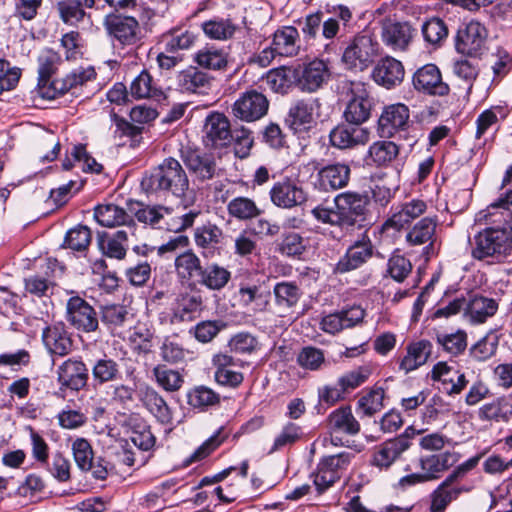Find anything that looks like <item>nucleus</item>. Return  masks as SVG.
Listing matches in <instances>:
<instances>
[{"label":"nucleus","instance_id":"14","mask_svg":"<svg viewBox=\"0 0 512 512\" xmlns=\"http://www.w3.org/2000/svg\"><path fill=\"white\" fill-rule=\"evenodd\" d=\"M181 158L190 174L198 181L212 179L217 173V165L212 154L199 149H181Z\"/></svg>","mask_w":512,"mask_h":512},{"label":"nucleus","instance_id":"15","mask_svg":"<svg viewBox=\"0 0 512 512\" xmlns=\"http://www.w3.org/2000/svg\"><path fill=\"white\" fill-rule=\"evenodd\" d=\"M351 169L345 163L328 164L315 175L313 186L319 191H336L345 188L350 180Z\"/></svg>","mask_w":512,"mask_h":512},{"label":"nucleus","instance_id":"24","mask_svg":"<svg viewBox=\"0 0 512 512\" xmlns=\"http://www.w3.org/2000/svg\"><path fill=\"white\" fill-rule=\"evenodd\" d=\"M136 395L142 405L162 424L172 420L171 410L165 399L150 385L142 383L137 386Z\"/></svg>","mask_w":512,"mask_h":512},{"label":"nucleus","instance_id":"57","mask_svg":"<svg viewBox=\"0 0 512 512\" xmlns=\"http://www.w3.org/2000/svg\"><path fill=\"white\" fill-rule=\"evenodd\" d=\"M384 395L385 392L381 387L371 389L358 400L357 412L364 416H373L383 408Z\"/></svg>","mask_w":512,"mask_h":512},{"label":"nucleus","instance_id":"42","mask_svg":"<svg viewBox=\"0 0 512 512\" xmlns=\"http://www.w3.org/2000/svg\"><path fill=\"white\" fill-rule=\"evenodd\" d=\"M231 278V273L218 264L204 266L197 285L204 286L210 290H221Z\"/></svg>","mask_w":512,"mask_h":512},{"label":"nucleus","instance_id":"37","mask_svg":"<svg viewBox=\"0 0 512 512\" xmlns=\"http://www.w3.org/2000/svg\"><path fill=\"white\" fill-rule=\"evenodd\" d=\"M91 372L95 386H102L106 383L117 381L121 377L119 363L107 355L93 362Z\"/></svg>","mask_w":512,"mask_h":512},{"label":"nucleus","instance_id":"26","mask_svg":"<svg viewBox=\"0 0 512 512\" xmlns=\"http://www.w3.org/2000/svg\"><path fill=\"white\" fill-rule=\"evenodd\" d=\"M222 240V230L211 222L198 226L194 231V241L197 247L202 249L204 257L213 256L216 252L219 253Z\"/></svg>","mask_w":512,"mask_h":512},{"label":"nucleus","instance_id":"3","mask_svg":"<svg viewBox=\"0 0 512 512\" xmlns=\"http://www.w3.org/2000/svg\"><path fill=\"white\" fill-rule=\"evenodd\" d=\"M512 250L506 227H489L474 237L472 256L478 260L493 258L501 261Z\"/></svg>","mask_w":512,"mask_h":512},{"label":"nucleus","instance_id":"41","mask_svg":"<svg viewBox=\"0 0 512 512\" xmlns=\"http://www.w3.org/2000/svg\"><path fill=\"white\" fill-rule=\"evenodd\" d=\"M128 424L132 429L131 442L141 451L151 450L156 443V437L151 432L150 426L138 416H131Z\"/></svg>","mask_w":512,"mask_h":512},{"label":"nucleus","instance_id":"56","mask_svg":"<svg viewBox=\"0 0 512 512\" xmlns=\"http://www.w3.org/2000/svg\"><path fill=\"white\" fill-rule=\"evenodd\" d=\"M422 34L427 43L440 46L448 36V28L442 19L432 17L423 23Z\"/></svg>","mask_w":512,"mask_h":512},{"label":"nucleus","instance_id":"63","mask_svg":"<svg viewBox=\"0 0 512 512\" xmlns=\"http://www.w3.org/2000/svg\"><path fill=\"white\" fill-rule=\"evenodd\" d=\"M230 351L238 354H251L258 346L257 338L249 332H239L228 342Z\"/></svg>","mask_w":512,"mask_h":512},{"label":"nucleus","instance_id":"54","mask_svg":"<svg viewBox=\"0 0 512 512\" xmlns=\"http://www.w3.org/2000/svg\"><path fill=\"white\" fill-rule=\"evenodd\" d=\"M188 404L200 410L219 404L220 396L211 388L206 386H196L187 393Z\"/></svg>","mask_w":512,"mask_h":512},{"label":"nucleus","instance_id":"9","mask_svg":"<svg viewBox=\"0 0 512 512\" xmlns=\"http://www.w3.org/2000/svg\"><path fill=\"white\" fill-rule=\"evenodd\" d=\"M322 102L319 98H307L294 101L285 118L287 126L295 132L309 129L314 118L322 117Z\"/></svg>","mask_w":512,"mask_h":512},{"label":"nucleus","instance_id":"30","mask_svg":"<svg viewBox=\"0 0 512 512\" xmlns=\"http://www.w3.org/2000/svg\"><path fill=\"white\" fill-rule=\"evenodd\" d=\"M263 81L276 93L286 94L291 87L297 86L295 66H277L269 70Z\"/></svg>","mask_w":512,"mask_h":512},{"label":"nucleus","instance_id":"16","mask_svg":"<svg viewBox=\"0 0 512 512\" xmlns=\"http://www.w3.org/2000/svg\"><path fill=\"white\" fill-rule=\"evenodd\" d=\"M373 255V245L367 236H363L361 240L355 241L346 250V253L340 257L334 267V272L344 274L360 268Z\"/></svg>","mask_w":512,"mask_h":512},{"label":"nucleus","instance_id":"29","mask_svg":"<svg viewBox=\"0 0 512 512\" xmlns=\"http://www.w3.org/2000/svg\"><path fill=\"white\" fill-rule=\"evenodd\" d=\"M174 265L179 279L189 282L191 285H197L204 266L192 250H186L179 254L175 258Z\"/></svg>","mask_w":512,"mask_h":512},{"label":"nucleus","instance_id":"33","mask_svg":"<svg viewBox=\"0 0 512 512\" xmlns=\"http://www.w3.org/2000/svg\"><path fill=\"white\" fill-rule=\"evenodd\" d=\"M426 209L427 205L423 200L413 199L410 202L402 204L386 221L385 225L397 230L402 229L414 219L421 216Z\"/></svg>","mask_w":512,"mask_h":512},{"label":"nucleus","instance_id":"13","mask_svg":"<svg viewBox=\"0 0 512 512\" xmlns=\"http://www.w3.org/2000/svg\"><path fill=\"white\" fill-rule=\"evenodd\" d=\"M88 379L89 370L81 359L69 358L57 368V381L60 391L78 392L87 386Z\"/></svg>","mask_w":512,"mask_h":512},{"label":"nucleus","instance_id":"44","mask_svg":"<svg viewBox=\"0 0 512 512\" xmlns=\"http://www.w3.org/2000/svg\"><path fill=\"white\" fill-rule=\"evenodd\" d=\"M201 28L206 37L221 41L231 39L237 29L230 19L219 17L204 21Z\"/></svg>","mask_w":512,"mask_h":512},{"label":"nucleus","instance_id":"21","mask_svg":"<svg viewBox=\"0 0 512 512\" xmlns=\"http://www.w3.org/2000/svg\"><path fill=\"white\" fill-rule=\"evenodd\" d=\"M377 57L378 44L369 35L355 37L343 53L346 64H371L378 61Z\"/></svg>","mask_w":512,"mask_h":512},{"label":"nucleus","instance_id":"10","mask_svg":"<svg viewBox=\"0 0 512 512\" xmlns=\"http://www.w3.org/2000/svg\"><path fill=\"white\" fill-rule=\"evenodd\" d=\"M350 92L351 97L343 116L347 123L360 126L370 118L374 101L365 86L360 83L352 84Z\"/></svg>","mask_w":512,"mask_h":512},{"label":"nucleus","instance_id":"38","mask_svg":"<svg viewBox=\"0 0 512 512\" xmlns=\"http://www.w3.org/2000/svg\"><path fill=\"white\" fill-rule=\"evenodd\" d=\"M432 353V343L420 340L408 345L407 354L400 363V369L409 373L425 364Z\"/></svg>","mask_w":512,"mask_h":512},{"label":"nucleus","instance_id":"6","mask_svg":"<svg viewBox=\"0 0 512 512\" xmlns=\"http://www.w3.org/2000/svg\"><path fill=\"white\" fill-rule=\"evenodd\" d=\"M66 321L77 331L95 332L99 327L98 313L84 298L75 295L66 303Z\"/></svg>","mask_w":512,"mask_h":512},{"label":"nucleus","instance_id":"25","mask_svg":"<svg viewBox=\"0 0 512 512\" xmlns=\"http://www.w3.org/2000/svg\"><path fill=\"white\" fill-rule=\"evenodd\" d=\"M128 206V202L126 203ZM94 218L104 227L127 226L132 229L135 225L134 219L131 218L128 207L123 209L115 204H102L94 209Z\"/></svg>","mask_w":512,"mask_h":512},{"label":"nucleus","instance_id":"4","mask_svg":"<svg viewBox=\"0 0 512 512\" xmlns=\"http://www.w3.org/2000/svg\"><path fill=\"white\" fill-rule=\"evenodd\" d=\"M422 433L413 426L407 427L404 432L395 438L386 440L375 448L371 464L379 469H388L412 445V440Z\"/></svg>","mask_w":512,"mask_h":512},{"label":"nucleus","instance_id":"7","mask_svg":"<svg viewBox=\"0 0 512 512\" xmlns=\"http://www.w3.org/2000/svg\"><path fill=\"white\" fill-rule=\"evenodd\" d=\"M486 38V28L477 21H470L457 32L456 51L466 57L479 58L485 50Z\"/></svg>","mask_w":512,"mask_h":512},{"label":"nucleus","instance_id":"5","mask_svg":"<svg viewBox=\"0 0 512 512\" xmlns=\"http://www.w3.org/2000/svg\"><path fill=\"white\" fill-rule=\"evenodd\" d=\"M333 204L337 207L342 229H348L365 220L369 197L365 194L347 191L337 194L333 198Z\"/></svg>","mask_w":512,"mask_h":512},{"label":"nucleus","instance_id":"60","mask_svg":"<svg viewBox=\"0 0 512 512\" xmlns=\"http://www.w3.org/2000/svg\"><path fill=\"white\" fill-rule=\"evenodd\" d=\"M412 271L409 259L401 254H392L388 259L387 272L396 282H403Z\"/></svg>","mask_w":512,"mask_h":512},{"label":"nucleus","instance_id":"50","mask_svg":"<svg viewBox=\"0 0 512 512\" xmlns=\"http://www.w3.org/2000/svg\"><path fill=\"white\" fill-rule=\"evenodd\" d=\"M152 372L156 383L167 392L178 391L184 383L183 375L179 371L165 365L155 366Z\"/></svg>","mask_w":512,"mask_h":512},{"label":"nucleus","instance_id":"39","mask_svg":"<svg viewBox=\"0 0 512 512\" xmlns=\"http://www.w3.org/2000/svg\"><path fill=\"white\" fill-rule=\"evenodd\" d=\"M275 305L282 311L293 309L301 299L303 292L293 281H281L273 288Z\"/></svg>","mask_w":512,"mask_h":512},{"label":"nucleus","instance_id":"51","mask_svg":"<svg viewBox=\"0 0 512 512\" xmlns=\"http://www.w3.org/2000/svg\"><path fill=\"white\" fill-rule=\"evenodd\" d=\"M239 294L244 305L254 304V310L258 312L265 311L269 305L271 292L261 286H247L239 289Z\"/></svg>","mask_w":512,"mask_h":512},{"label":"nucleus","instance_id":"28","mask_svg":"<svg viewBox=\"0 0 512 512\" xmlns=\"http://www.w3.org/2000/svg\"><path fill=\"white\" fill-rule=\"evenodd\" d=\"M128 209L131 218L135 217L139 222L154 228H161V222L165 215H170L171 209L165 206H149L135 200L128 201Z\"/></svg>","mask_w":512,"mask_h":512},{"label":"nucleus","instance_id":"2","mask_svg":"<svg viewBox=\"0 0 512 512\" xmlns=\"http://www.w3.org/2000/svg\"><path fill=\"white\" fill-rule=\"evenodd\" d=\"M53 66H40L38 71L37 89L39 95L48 100L65 94L77 85H82L95 76L93 66L85 70H74L63 78H53Z\"/></svg>","mask_w":512,"mask_h":512},{"label":"nucleus","instance_id":"18","mask_svg":"<svg viewBox=\"0 0 512 512\" xmlns=\"http://www.w3.org/2000/svg\"><path fill=\"white\" fill-rule=\"evenodd\" d=\"M42 341L51 356L64 357L72 351L73 341L63 322H56L43 329Z\"/></svg>","mask_w":512,"mask_h":512},{"label":"nucleus","instance_id":"40","mask_svg":"<svg viewBox=\"0 0 512 512\" xmlns=\"http://www.w3.org/2000/svg\"><path fill=\"white\" fill-rule=\"evenodd\" d=\"M329 427L334 432L347 435H356L360 431V424L354 417L350 406H343L334 410L328 417Z\"/></svg>","mask_w":512,"mask_h":512},{"label":"nucleus","instance_id":"11","mask_svg":"<svg viewBox=\"0 0 512 512\" xmlns=\"http://www.w3.org/2000/svg\"><path fill=\"white\" fill-rule=\"evenodd\" d=\"M269 109L266 96L256 90L244 92L233 104V115L246 122L256 121L264 117Z\"/></svg>","mask_w":512,"mask_h":512},{"label":"nucleus","instance_id":"43","mask_svg":"<svg viewBox=\"0 0 512 512\" xmlns=\"http://www.w3.org/2000/svg\"><path fill=\"white\" fill-rule=\"evenodd\" d=\"M227 211L231 217L239 221L252 220L262 213V210L253 199L243 196H238L230 200L227 204Z\"/></svg>","mask_w":512,"mask_h":512},{"label":"nucleus","instance_id":"64","mask_svg":"<svg viewBox=\"0 0 512 512\" xmlns=\"http://www.w3.org/2000/svg\"><path fill=\"white\" fill-rule=\"evenodd\" d=\"M187 351L176 341L166 337L160 346V356L164 362L179 364L185 361Z\"/></svg>","mask_w":512,"mask_h":512},{"label":"nucleus","instance_id":"62","mask_svg":"<svg viewBox=\"0 0 512 512\" xmlns=\"http://www.w3.org/2000/svg\"><path fill=\"white\" fill-rule=\"evenodd\" d=\"M328 201L325 200L324 202L316 205L314 208L311 209V215L312 217L322 223V224H328L330 226L338 227L341 230L342 225L339 218L337 207L333 204V206L327 205Z\"/></svg>","mask_w":512,"mask_h":512},{"label":"nucleus","instance_id":"17","mask_svg":"<svg viewBox=\"0 0 512 512\" xmlns=\"http://www.w3.org/2000/svg\"><path fill=\"white\" fill-rule=\"evenodd\" d=\"M409 117V109L402 103L386 106L378 119L379 135L383 138L393 137L398 131L407 127Z\"/></svg>","mask_w":512,"mask_h":512},{"label":"nucleus","instance_id":"23","mask_svg":"<svg viewBox=\"0 0 512 512\" xmlns=\"http://www.w3.org/2000/svg\"><path fill=\"white\" fill-rule=\"evenodd\" d=\"M204 143L212 148H223L231 144L230 122L223 114L214 113L206 118Z\"/></svg>","mask_w":512,"mask_h":512},{"label":"nucleus","instance_id":"27","mask_svg":"<svg viewBox=\"0 0 512 512\" xmlns=\"http://www.w3.org/2000/svg\"><path fill=\"white\" fill-rule=\"evenodd\" d=\"M413 38V29L408 23L385 20L382 23V39L395 50H405Z\"/></svg>","mask_w":512,"mask_h":512},{"label":"nucleus","instance_id":"35","mask_svg":"<svg viewBox=\"0 0 512 512\" xmlns=\"http://www.w3.org/2000/svg\"><path fill=\"white\" fill-rule=\"evenodd\" d=\"M498 309L496 300L481 295H474L465 305V314L473 323H483L492 317Z\"/></svg>","mask_w":512,"mask_h":512},{"label":"nucleus","instance_id":"53","mask_svg":"<svg viewBox=\"0 0 512 512\" xmlns=\"http://www.w3.org/2000/svg\"><path fill=\"white\" fill-rule=\"evenodd\" d=\"M91 239L90 228L85 225H78L67 231L63 247L82 253L88 249Z\"/></svg>","mask_w":512,"mask_h":512},{"label":"nucleus","instance_id":"36","mask_svg":"<svg viewBox=\"0 0 512 512\" xmlns=\"http://www.w3.org/2000/svg\"><path fill=\"white\" fill-rule=\"evenodd\" d=\"M107 26L110 34L123 44L133 43L139 30L138 21L129 16H114L107 21Z\"/></svg>","mask_w":512,"mask_h":512},{"label":"nucleus","instance_id":"31","mask_svg":"<svg viewBox=\"0 0 512 512\" xmlns=\"http://www.w3.org/2000/svg\"><path fill=\"white\" fill-rule=\"evenodd\" d=\"M457 458L453 453L444 452L420 458L421 473L426 481L440 478L441 474L454 465Z\"/></svg>","mask_w":512,"mask_h":512},{"label":"nucleus","instance_id":"58","mask_svg":"<svg viewBox=\"0 0 512 512\" xmlns=\"http://www.w3.org/2000/svg\"><path fill=\"white\" fill-rule=\"evenodd\" d=\"M72 453L77 467L87 472L93 467L94 453L91 444L85 438H77L72 443Z\"/></svg>","mask_w":512,"mask_h":512},{"label":"nucleus","instance_id":"32","mask_svg":"<svg viewBox=\"0 0 512 512\" xmlns=\"http://www.w3.org/2000/svg\"><path fill=\"white\" fill-rule=\"evenodd\" d=\"M436 226L437 223L434 218H422L407 233V242L411 245H423L428 243L424 248V253L429 256L430 253H433V237L435 235Z\"/></svg>","mask_w":512,"mask_h":512},{"label":"nucleus","instance_id":"34","mask_svg":"<svg viewBox=\"0 0 512 512\" xmlns=\"http://www.w3.org/2000/svg\"><path fill=\"white\" fill-rule=\"evenodd\" d=\"M328 66H295L297 86L302 91H316L328 78Z\"/></svg>","mask_w":512,"mask_h":512},{"label":"nucleus","instance_id":"59","mask_svg":"<svg viewBox=\"0 0 512 512\" xmlns=\"http://www.w3.org/2000/svg\"><path fill=\"white\" fill-rule=\"evenodd\" d=\"M83 5L80 0H63L58 2L57 10L63 22L75 25L85 16Z\"/></svg>","mask_w":512,"mask_h":512},{"label":"nucleus","instance_id":"61","mask_svg":"<svg viewBox=\"0 0 512 512\" xmlns=\"http://www.w3.org/2000/svg\"><path fill=\"white\" fill-rule=\"evenodd\" d=\"M227 324L223 320H206L194 327V337L201 343L211 342Z\"/></svg>","mask_w":512,"mask_h":512},{"label":"nucleus","instance_id":"55","mask_svg":"<svg viewBox=\"0 0 512 512\" xmlns=\"http://www.w3.org/2000/svg\"><path fill=\"white\" fill-rule=\"evenodd\" d=\"M303 436L302 428L293 422L286 423L280 433L275 437L273 445L268 451V454H273L277 451L289 447L298 442Z\"/></svg>","mask_w":512,"mask_h":512},{"label":"nucleus","instance_id":"8","mask_svg":"<svg viewBox=\"0 0 512 512\" xmlns=\"http://www.w3.org/2000/svg\"><path fill=\"white\" fill-rule=\"evenodd\" d=\"M352 457L353 454L349 452H341L320 460L314 476V485L319 493H323L340 479L341 471L347 468Z\"/></svg>","mask_w":512,"mask_h":512},{"label":"nucleus","instance_id":"45","mask_svg":"<svg viewBox=\"0 0 512 512\" xmlns=\"http://www.w3.org/2000/svg\"><path fill=\"white\" fill-rule=\"evenodd\" d=\"M399 155V147L392 141H376L368 149V158L377 167L389 165Z\"/></svg>","mask_w":512,"mask_h":512},{"label":"nucleus","instance_id":"46","mask_svg":"<svg viewBox=\"0 0 512 512\" xmlns=\"http://www.w3.org/2000/svg\"><path fill=\"white\" fill-rule=\"evenodd\" d=\"M130 316L127 308L119 304L106 305L101 309V321L114 335L119 334L118 329L125 326Z\"/></svg>","mask_w":512,"mask_h":512},{"label":"nucleus","instance_id":"52","mask_svg":"<svg viewBox=\"0 0 512 512\" xmlns=\"http://www.w3.org/2000/svg\"><path fill=\"white\" fill-rule=\"evenodd\" d=\"M203 300L198 294L182 293L176 299L174 316L180 321L191 319L192 314L202 310Z\"/></svg>","mask_w":512,"mask_h":512},{"label":"nucleus","instance_id":"12","mask_svg":"<svg viewBox=\"0 0 512 512\" xmlns=\"http://www.w3.org/2000/svg\"><path fill=\"white\" fill-rule=\"evenodd\" d=\"M271 202L283 209H292L307 201V193L297 180L284 178L274 183L270 190Z\"/></svg>","mask_w":512,"mask_h":512},{"label":"nucleus","instance_id":"19","mask_svg":"<svg viewBox=\"0 0 512 512\" xmlns=\"http://www.w3.org/2000/svg\"><path fill=\"white\" fill-rule=\"evenodd\" d=\"M370 133L366 128L354 124H339L329 133L330 144L340 150L352 149L364 145Z\"/></svg>","mask_w":512,"mask_h":512},{"label":"nucleus","instance_id":"1","mask_svg":"<svg viewBox=\"0 0 512 512\" xmlns=\"http://www.w3.org/2000/svg\"><path fill=\"white\" fill-rule=\"evenodd\" d=\"M141 187L146 194L156 197H182L189 188V180L180 162L168 157L145 174Z\"/></svg>","mask_w":512,"mask_h":512},{"label":"nucleus","instance_id":"20","mask_svg":"<svg viewBox=\"0 0 512 512\" xmlns=\"http://www.w3.org/2000/svg\"><path fill=\"white\" fill-rule=\"evenodd\" d=\"M298 32L294 27H285L274 35L273 47L264 49L259 55L260 64H269L276 56H293L298 48L295 44Z\"/></svg>","mask_w":512,"mask_h":512},{"label":"nucleus","instance_id":"47","mask_svg":"<svg viewBox=\"0 0 512 512\" xmlns=\"http://www.w3.org/2000/svg\"><path fill=\"white\" fill-rule=\"evenodd\" d=\"M435 341L442 350L452 356L462 354L467 347V334L463 330L453 333L437 332Z\"/></svg>","mask_w":512,"mask_h":512},{"label":"nucleus","instance_id":"48","mask_svg":"<svg viewBox=\"0 0 512 512\" xmlns=\"http://www.w3.org/2000/svg\"><path fill=\"white\" fill-rule=\"evenodd\" d=\"M404 75V66H374L372 71L373 80L386 89L400 85Z\"/></svg>","mask_w":512,"mask_h":512},{"label":"nucleus","instance_id":"22","mask_svg":"<svg viewBox=\"0 0 512 512\" xmlns=\"http://www.w3.org/2000/svg\"><path fill=\"white\" fill-rule=\"evenodd\" d=\"M416 90L428 95L445 96L449 86L443 82L438 66H421L413 75Z\"/></svg>","mask_w":512,"mask_h":512},{"label":"nucleus","instance_id":"49","mask_svg":"<svg viewBox=\"0 0 512 512\" xmlns=\"http://www.w3.org/2000/svg\"><path fill=\"white\" fill-rule=\"evenodd\" d=\"M210 79L208 74L197 66H188L178 75L180 87L191 92H196L198 89L206 87Z\"/></svg>","mask_w":512,"mask_h":512}]
</instances>
